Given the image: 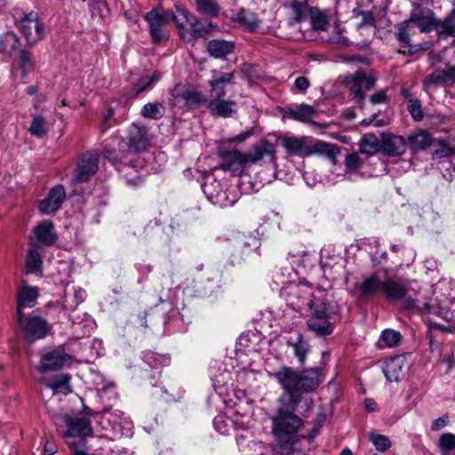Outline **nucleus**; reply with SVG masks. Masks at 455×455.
Returning a JSON list of instances; mask_svg holds the SVG:
<instances>
[{"label": "nucleus", "instance_id": "1", "mask_svg": "<svg viewBox=\"0 0 455 455\" xmlns=\"http://www.w3.org/2000/svg\"><path fill=\"white\" fill-rule=\"evenodd\" d=\"M269 376L276 379L283 390L281 395L282 403L293 410H297L302 402V393L315 390L323 381L322 374L316 368L299 371L291 367L283 366L269 373Z\"/></svg>", "mask_w": 455, "mask_h": 455}, {"label": "nucleus", "instance_id": "2", "mask_svg": "<svg viewBox=\"0 0 455 455\" xmlns=\"http://www.w3.org/2000/svg\"><path fill=\"white\" fill-rule=\"evenodd\" d=\"M222 163L216 167L218 171L230 172L241 176H248L246 172L260 161L272 162L274 159V144L267 140H262L254 144L247 153L237 150L221 151Z\"/></svg>", "mask_w": 455, "mask_h": 455}, {"label": "nucleus", "instance_id": "3", "mask_svg": "<svg viewBox=\"0 0 455 455\" xmlns=\"http://www.w3.org/2000/svg\"><path fill=\"white\" fill-rule=\"evenodd\" d=\"M307 306L311 312L307 321L309 330L319 336L332 333L333 324L339 319V305L320 293V295L312 294L307 299Z\"/></svg>", "mask_w": 455, "mask_h": 455}, {"label": "nucleus", "instance_id": "4", "mask_svg": "<svg viewBox=\"0 0 455 455\" xmlns=\"http://www.w3.org/2000/svg\"><path fill=\"white\" fill-rule=\"evenodd\" d=\"M296 411L282 403L277 414L271 418V432L276 446L283 453L293 451L298 442V431L302 427V420L294 414Z\"/></svg>", "mask_w": 455, "mask_h": 455}, {"label": "nucleus", "instance_id": "5", "mask_svg": "<svg viewBox=\"0 0 455 455\" xmlns=\"http://www.w3.org/2000/svg\"><path fill=\"white\" fill-rule=\"evenodd\" d=\"M281 144L288 154L299 157L319 152L333 160L339 154L338 146L323 141L314 142L308 137L284 136L281 139Z\"/></svg>", "mask_w": 455, "mask_h": 455}, {"label": "nucleus", "instance_id": "6", "mask_svg": "<svg viewBox=\"0 0 455 455\" xmlns=\"http://www.w3.org/2000/svg\"><path fill=\"white\" fill-rule=\"evenodd\" d=\"M218 169L204 177L202 190L207 199L220 208L233 206L238 201V194L228 187V181L218 175Z\"/></svg>", "mask_w": 455, "mask_h": 455}, {"label": "nucleus", "instance_id": "7", "mask_svg": "<svg viewBox=\"0 0 455 455\" xmlns=\"http://www.w3.org/2000/svg\"><path fill=\"white\" fill-rule=\"evenodd\" d=\"M180 319L179 311L172 307L170 301L164 300L146 314V320L141 324L156 331L162 326L164 332H172L180 330L178 323Z\"/></svg>", "mask_w": 455, "mask_h": 455}, {"label": "nucleus", "instance_id": "8", "mask_svg": "<svg viewBox=\"0 0 455 455\" xmlns=\"http://www.w3.org/2000/svg\"><path fill=\"white\" fill-rule=\"evenodd\" d=\"M275 146L274 145V159L272 162L260 161L257 164L262 167L256 174L254 180H251L249 176H243V182L239 183V188L242 193L251 194L258 192L266 184L271 183L275 178Z\"/></svg>", "mask_w": 455, "mask_h": 455}, {"label": "nucleus", "instance_id": "9", "mask_svg": "<svg viewBox=\"0 0 455 455\" xmlns=\"http://www.w3.org/2000/svg\"><path fill=\"white\" fill-rule=\"evenodd\" d=\"M17 323L29 341L45 338L52 329L46 320L34 314L17 315Z\"/></svg>", "mask_w": 455, "mask_h": 455}, {"label": "nucleus", "instance_id": "10", "mask_svg": "<svg viewBox=\"0 0 455 455\" xmlns=\"http://www.w3.org/2000/svg\"><path fill=\"white\" fill-rule=\"evenodd\" d=\"M346 84L355 102L362 106L364 102V92L373 88L375 78L371 75L359 70L347 76Z\"/></svg>", "mask_w": 455, "mask_h": 455}, {"label": "nucleus", "instance_id": "11", "mask_svg": "<svg viewBox=\"0 0 455 455\" xmlns=\"http://www.w3.org/2000/svg\"><path fill=\"white\" fill-rule=\"evenodd\" d=\"M18 26L29 45L36 44L44 37V26L36 12L24 14Z\"/></svg>", "mask_w": 455, "mask_h": 455}, {"label": "nucleus", "instance_id": "12", "mask_svg": "<svg viewBox=\"0 0 455 455\" xmlns=\"http://www.w3.org/2000/svg\"><path fill=\"white\" fill-rule=\"evenodd\" d=\"M149 24V33L154 44H161L168 39V33L165 26L169 22V12L157 10L148 12L145 16Z\"/></svg>", "mask_w": 455, "mask_h": 455}, {"label": "nucleus", "instance_id": "13", "mask_svg": "<svg viewBox=\"0 0 455 455\" xmlns=\"http://www.w3.org/2000/svg\"><path fill=\"white\" fill-rule=\"evenodd\" d=\"M410 14V21L417 27L420 33H430L435 30L436 16L434 11L421 4H413Z\"/></svg>", "mask_w": 455, "mask_h": 455}, {"label": "nucleus", "instance_id": "14", "mask_svg": "<svg viewBox=\"0 0 455 455\" xmlns=\"http://www.w3.org/2000/svg\"><path fill=\"white\" fill-rule=\"evenodd\" d=\"M52 419L57 427L60 421L66 424L68 430L63 434L66 437L78 436L84 438L92 433L90 420L84 418L73 419L68 415H64L53 416Z\"/></svg>", "mask_w": 455, "mask_h": 455}, {"label": "nucleus", "instance_id": "15", "mask_svg": "<svg viewBox=\"0 0 455 455\" xmlns=\"http://www.w3.org/2000/svg\"><path fill=\"white\" fill-rule=\"evenodd\" d=\"M99 168V155L88 152L82 156L73 175V180L77 183L86 182L93 176Z\"/></svg>", "mask_w": 455, "mask_h": 455}, {"label": "nucleus", "instance_id": "16", "mask_svg": "<svg viewBox=\"0 0 455 455\" xmlns=\"http://www.w3.org/2000/svg\"><path fill=\"white\" fill-rule=\"evenodd\" d=\"M71 355L67 354L62 348H57L42 355L38 370L40 372L58 371L63 366L71 364Z\"/></svg>", "mask_w": 455, "mask_h": 455}, {"label": "nucleus", "instance_id": "17", "mask_svg": "<svg viewBox=\"0 0 455 455\" xmlns=\"http://www.w3.org/2000/svg\"><path fill=\"white\" fill-rule=\"evenodd\" d=\"M66 198V192L61 185L53 187L48 196L41 200L38 209L43 214H52L56 212L63 204Z\"/></svg>", "mask_w": 455, "mask_h": 455}, {"label": "nucleus", "instance_id": "18", "mask_svg": "<svg viewBox=\"0 0 455 455\" xmlns=\"http://www.w3.org/2000/svg\"><path fill=\"white\" fill-rule=\"evenodd\" d=\"M39 296L38 289L28 284L26 281H22L17 291V308L16 315H23L24 308L33 307Z\"/></svg>", "mask_w": 455, "mask_h": 455}, {"label": "nucleus", "instance_id": "19", "mask_svg": "<svg viewBox=\"0 0 455 455\" xmlns=\"http://www.w3.org/2000/svg\"><path fill=\"white\" fill-rule=\"evenodd\" d=\"M233 78V73L214 70L212 79L209 81L211 87L210 99H224L226 96V86L231 84Z\"/></svg>", "mask_w": 455, "mask_h": 455}, {"label": "nucleus", "instance_id": "20", "mask_svg": "<svg viewBox=\"0 0 455 455\" xmlns=\"http://www.w3.org/2000/svg\"><path fill=\"white\" fill-rule=\"evenodd\" d=\"M381 150L389 156H402L406 150V141L402 136L384 133L381 138Z\"/></svg>", "mask_w": 455, "mask_h": 455}, {"label": "nucleus", "instance_id": "21", "mask_svg": "<svg viewBox=\"0 0 455 455\" xmlns=\"http://www.w3.org/2000/svg\"><path fill=\"white\" fill-rule=\"evenodd\" d=\"M237 104L235 100L225 99H210L207 108L213 116L228 118L236 112Z\"/></svg>", "mask_w": 455, "mask_h": 455}, {"label": "nucleus", "instance_id": "22", "mask_svg": "<svg viewBox=\"0 0 455 455\" xmlns=\"http://www.w3.org/2000/svg\"><path fill=\"white\" fill-rule=\"evenodd\" d=\"M44 257V248L38 244L31 243L28 251L26 259V274H35L38 276L43 275L42 265Z\"/></svg>", "mask_w": 455, "mask_h": 455}, {"label": "nucleus", "instance_id": "23", "mask_svg": "<svg viewBox=\"0 0 455 455\" xmlns=\"http://www.w3.org/2000/svg\"><path fill=\"white\" fill-rule=\"evenodd\" d=\"M130 150H145L149 142L148 129L145 126L132 124L128 133Z\"/></svg>", "mask_w": 455, "mask_h": 455}, {"label": "nucleus", "instance_id": "24", "mask_svg": "<svg viewBox=\"0 0 455 455\" xmlns=\"http://www.w3.org/2000/svg\"><path fill=\"white\" fill-rule=\"evenodd\" d=\"M34 235L40 243L47 246L52 245L57 240L53 223L48 220L41 221L35 227Z\"/></svg>", "mask_w": 455, "mask_h": 455}, {"label": "nucleus", "instance_id": "25", "mask_svg": "<svg viewBox=\"0 0 455 455\" xmlns=\"http://www.w3.org/2000/svg\"><path fill=\"white\" fill-rule=\"evenodd\" d=\"M408 144L411 151L419 152L435 144V140L427 130L419 129L409 135Z\"/></svg>", "mask_w": 455, "mask_h": 455}, {"label": "nucleus", "instance_id": "26", "mask_svg": "<svg viewBox=\"0 0 455 455\" xmlns=\"http://www.w3.org/2000/svg\"><path fill=\"white\" fill-rule=\"evenodd\" d=\"M383 283L380 277L375 273L365 277L358 285L360 295L363 299H370L382 291Z\"/></svg>", "mask_w": 455, "mask_h": 455}, {"label": "nucleus", "instance_id": "27", "mask_svg": "<svg viewBox=\"0 0 455 455\" xmlns=\"http://www.w3.org/2000/svg\"><path fill=\"white\" fill-rule=\"evenodd\" d=\"M435 31L441 39L455 37V9L443 20L436 18Z\"/></svg>", "mask_w": 455, "mask_h": 455}, {"label": "nucleus", "instance_id": "28", "mask_svg": "<svg viewBox=\"0 0 455 455\" xmlns=\"http://www.w3.org/2000/svg\"><path fill=\"white\" fill-rule=\"evenodd\" d=\"M287 345L293 349V355L298 359L299 364L303 365L306 363L309 345L302 334L297 333L295 337H290L287 340Z\"/></svg>", "mask_w": 455, "mask_h": 455}, {"label": "nucleus", "instance_id": "29", "mask_svg": "<svg viewBox=\"0 0 455 455\" xmlns=\"http://www.w3.org/2000/svg\"><path fill=\"white\" fill-rule=\"evenodd\" d=\"M403 358L396 356L387 360L383 365V372L387 381H399L403 374Z\"/></svg>", "mask_w": 455, "mask_h": 455}, {"label": "nucleus", "instance_id": "30", "mask_svg": "<svg viewBox=\"0 0 455 455\" xmlns=\"http://www.w3.org/2000/svg\"><path fill=\"white\" fill-rule=\"evenodd\" d=\"M169 12V21L172 20L178 28H183L186 25L195 27L197 24V19L189 13V12L180 5L175 6V12Z\"/></svg>", "mask_w": 455, "mask_h": 455}, {"label": "nucleus", "instance_id": "31", "mask_svg": "<svg viewBox=\"0 0 455 455\" xmlns=\"http://www.w3.org/2000/svg\"><path fill=\"white\" fill-rule=\"evenodd\" d=\"M383 294L389 300H399L404 298L406 294V289L403 283L392 278H387L383 283Z\"/></svg>", "mask_w": 455, "mask_h": 455}, {"label": "nucleus", "instance_id": "32", "mask_svg": "<svg viewBox=\"0 0 455 455\" xmlns=\"http://www.w3.org/2000/svg\"><path fill=\"white\" fill-rule=\"evenodd\" d=\"M286 114L296 121L310 123L312 121V117L317 114V111L310 105L300 104L294 108H289Z\"/></svg>", "mask_w": 455, "mask_h": 455}, {"label": "nucleus", "instance_id": "33", "mask_svg": "<svg viewBox=\"0 0 455 455\" xmlns=\"http://www.w3.org/2000/svg\"><path fill=\"white\" fill-rule=\"evenodd\" d=\"M234 20L250 32L255 31L260 23L256 14L246 9H240L235 13Z\"/></svg>", "mask_w": 455, "mask_h": 455}, {"label": "nucleus", "instance_id": "34", "mask_svg": "<svg viewBox=\"0 0 455 455\" xmlns=\"http://www.w3.org/2000/svg\"><path fill=\"white\" fill-rule=\"evenodd\" d=\"M235 44L231 41L211 40L208 43L207 50L211 56L218 59L225 58L234 51Z\"/></svg>", "mask_w": 455, "mask_h": 455}, {"label": "nucleus", "instance_id": "35", "mask_svg": "<svg viewBox=\"0 0 455 455\" xmlns=\"http://www.w3.org/2000/svg\"><path fill=\"white\" fill-rule=\"evenodd\" d=\"M395 37L403 47L410 45L411 36L415 34V26L410 19L396 25Z\"/></svg>", "mask_w": 455, "mask_h": 455}, {"label": "nucleus", "instance_id": "36", "mask_svg": "<svg viewBox=\"0 0 455 455\" xmlns=\"http://www.w3.org/2000/svg\"><path fill=\"white\" fill-rule=\"evenodd\" d=\"M403 306L409 309H415L422 314H431V315H439L441 313V309L439 307L430 304L428 301H421L419 299H405L403 301Z\"/></svg>", "mask_w": 455, "mask_h": 455}, {"label": "nucleus", "instance_id": "37", "mask_svg": "<svg viewBox=\"0 0 455 455\" xmlns=\"http://www.w3.org/2000/svg\"><path fill=\"white\" fill-rule=\"evenodd\" d=\"M69 382L70 376L68 374H61L56 377L52 381H47L45 386L52 391L53 395H68L71 392Z\"/></svg>", "mask_w": 455, "mask_h": 455}, {"label": "nucleus", "instance_id": "38", "mask_svg": "<svg viewBox=\"0 0 455 455\" xmlns=\"http://www.w3.org/2000/svg\"><path fill=\"white\" fill-rule=\"evenodd\" d=\"M197 12L211 18H217L220 6L215 0H195Z\"/></svg>", "mask_w": 455, "mask_h": 455}, {"label": "nucleus", "instance_id": "39", "mask_svg": "<svg viewBox=\"0 0 455 455\" xmlns=\"http://www.w3.org/2000/svg\"><path fill=\"white\" fill-rule=\"evenodd\" d=\"M165 114V108L160 102H149L143 106L141 115L143 117L152 120H159Z\"/></svg>", "mask_w": 455, "mask_h": 455}, {"label": "nucleus", "instance_id": "40", "mask_svg": "<svg viewBox=\"0 0 455 455\" xmlns=\"http://www.w3.org/2000/svg\"><path fill=\"white\" fill-rule=\"evenodd\" d=\"M284 6L291 9V20L292 21L300 22L307 18V4L306 3L291 0L286 3Z\"/></svg>", "mask_w": 455, "mask_h": 455}, {"label": "nucleus", "instance_id": "41", "mask_svg": "<svg viewBox=\"0 0 455 455\" xmlns=\"http://www.w3.org/2000/svg\"><path fill=\"white\" fill-rule=\"evenodd\" d=\"M379 150L378 139L373 135H364L359 143V151L362 154L372 156Z\"/></svg>", "mask_w": 455, "mask_h": 455}, {"label": "nucleus", "instance_id": "42", "mask_svg": "<svg viewBox=\"0 0 455 455\" xmlns=\"http://www.w3.org/2000/svg\"><path fill=\"white\" fill-rule=\"evenodd\" d=\"M19 45L18 36L12 31L0 36V51L12 54Z\"/></svg>", "mask_w": 455, "mask_h": 455}, {"label": "nucleus", "instance_id": "43", "mask_svg": "<svg viewBox=\"0 0 455 455\" xmlns=\"http://www.w3.org/2000/svg\"><path fill=\"white\" fill-rule=\"evenodd\" d=\"M28 132L36 138H43L48 132L47 122L42 116L33 117Z\"/></svg>", "mask_w": 455, "mask_h": 455}, {"label": "nucleus", "instance_id": "44", "mask_svg": "<svg viewBox=\"0 0 455 455\" xmlns=\"http://www.w3.org/2000/svg\"><path fill=\"white\" fill-rule=\"evenodd\" d=\"M35 60L33 55L26 50H20V68L21 70L23 79L26 78L27 75L34 70Z\"/></svg>", "mask_w": 455, "mask_h": 455}, {"label": "nucleus", "instance_id": "45", "mask_svg": "<svg viewBox=\"0 0 455 455\" xmlns=\"http://www.w3.org/2000/svg\"><path fill=\"white\" fill-rule=\"evenodd\" d=\"M438 447L441 455H450L455 450V435L452 433L442 434L439 438Z\"/></svg>", "mask_w": 455, "mask_h": 455}, {"label": "nucleus", "instance_id": "46", "mask_svg": "<svg viewBox=\"0 0 455 455\" xmlns=\"http://www.w3.org/2000/svg\"><path fill=\"white\" fill-rule=\"evenodd\" d=\"M441 84H446L445 69L436 70L431 73L424 79L423 82L426 90H430Z\"/></svg>", "mask_w": 455, "mask_h": 455}, {"label": "nucleus", "instance_id": "47", "mask_svg": "<svg viewBox=\"0 0 455 455\" xmlns=\"http://www.w3.org/2000/svg\"><path fill=\"white\" fill-rule=\"evenodd\" d=\"M309 12L314 29L322 31L326 30L328 27L327 16L315 8H311Z\"/></svg>", "mask_w": 455, "mask_h": 455}, {"label": "nucleus", "instance_id": "48", "mask_svg": "<svg viewBox=\"0 0 455 455\" xmlns=\"http://www.w3.org/2000/svg\"><path fill=\"white\" fill-rule=\"evenodd\" d=\"M208 104L207 98L197 91L188 90L186 93V99L183 105L193 108H198L202 105Z\"/></svg>", "mask_w": 455, "mask_h": 455}, {"label": "nucleus", "instance_id": "49", "mask_svg": "<svg viewBox=\"0 0 455 455\" xmlns=\"http://www.w3.org/2000/svg\"><path fill=\"white\" fill-rule=\"evenodd\" d=\"M402 336L399 331L387 329L382 331L379 341L383 342L387 347H394L399 345Z\"/></svg>", "mask_w": 455, "mask_h": 455}, {"label": "nucleus", "instance_id": "50", "mask_svg": "<svg viewBox=\"0 0 455 455\" xmlns=\"http://www.w3.org/2000/svg\"><path fill=\"white\" fill-rule=\"evenodd\" d=\"M369 440L375 446L376 450L381 452L386 451L391 447L390 439L384 435L371 432L369 434Z\"/></svg>", "mask_w": 455, "mask_h": 455}, {"label": "nucleus", "instance_id": "51", "mask_svg": "<svg viewBox=\"0 0 455 455\" xmlns=\"http://www.w3.org/2000/svg\"><path fill=\"white\" fill-rule=\"evenodd\" d=\"M435 144L437 146V148L433 152V157L444 158L455 155L454 145L447 143L443 140H435Z\"/></svg>", "mask_w": 455, "mask_h": 455}, {"label": "nucleus", "instance_id": "52", "mask_svg": "<svg viewBox=\"0 0 455 455\" xmlns=\"http://www.w3.org/2000/svg\"><path fill=\"white\" fill-rule=\"evenodd\" d=\"M368 246L370 249L369 252L371 254V260L374 262L375 265L379 264L381 259H386V251H381L380 253L379 252L378 248L379 246V243L378 240L371 239L368 243Z\"/></svg>", "mask_w": 455, "mask_h": 455}, {"label": "nucleus", "instance_id": "53", "mask_svg": "<svg viewBox=\"0 0 455 455\" xmlns=\"http://www.w3.org/2000/svg\"><path fill=\"white\" fill-rule=\"evenodd\" d=\"M407 109L415 121H421L423 119L424 115L419 100L410 99L407 102Z\"/></svg>", "mask_w": 455, "mask_h": 455}, {"label": "nucleus", "instance_id": "54", "mask_svg": "<svg viewBox=\"0 0 455 455\" xmlns=\"http://www.w3.org/2000/svg\"><path fill=\"white\" fill-rule=\"evenodd\" d=\"M188 89H186L181 84L175 85L171 91L170 94L172 98V101L174 105H183L185 99H186V93L188 92Z\"/></svg>", "mask_w": 455, "mask_h": 455}, {"label": "nucleus", "instance_id": "55", "mask_svg": "<svg viewBox=\"0 0 455 455\" xmlns=\"http://www.w3.org/2000/svg\"><path fill=\"white\" fill-rule=\"evenodd\" d=\"M231 425L232 421L222 415H218L213 419V426L215 429L222 435L228 434Z\"/></svg>", "mask_w": 455, "mask_h": 455}, {"label": "nucleus", "instance_id": "56", "mask_svg": "<svg viewBox=\"0 0 455 455\" xmlns=\"http://www.w3.org/2000/svg\"><path fill=\"white\" fill-rule=\"evenodd\" d=\"M362 160L355 153L348 154L346 157V167L348 172H357L362 167Z\"/></svg>", "mask_w": 455, "mask_h": 455}, {"label": "nucleus", "instance_id": "57", "mask_svg": "<svg viewBox=\"0 0 455 455\" xmlns=\"http://www.w3.org/2000/svg\"><path fill=\"white\" fill-rule=\"evenodd\" d=\"M158 80V77L156 76H147L142 78L138 84V87L135 92V96L139 95L140 92H146L153 87L155 83Z\"/></svg>", "mask_w": 455, "mask_h": 455}, {"label": "nucleus", "instance_id": "58", "mask_svg": "<svg viewBox=\"0 0 455 455\" xmlns=\"http://www.w3.org/2000/svg\"><path fill=\"white\" fill-rule=\"evenodd\" d=\"M144 360L151 368H157L164 363V361H166L163 355L154 352H148L145 354Z\"/></svg>", "mask_w": 455, "mask_h": 455}, {"label": "nucleus", "instance_id": "59", "mask_svg": "<svg viewBox=\"0 0 455 455\" xmlns=\"http://www.w3.org/2000/svg\"><path fill=\"white\" fill-rule=\"evenodd\" d=\"M310 86L309 80L305 76H298L294 80V87L301 92H305Z\"/></svg>", "mask_w": 455, "mask_h": 455}, {"label": "nucleus", "instance_id": "60", "mask_svg": "<svg viewBox=\"0 0 455 455\" xmlns=\"http://www.w3.org/2000/svg\"><path fill=\"white\" fill-rule=\"evenodd\" d=\"M86 298V291L82 289V288H78L76 290H75L74 291V295H73V300H72V303L70 304V307H76L78 306L80 303H82Z\"/></svg>", "mask_w": 455, "mask_h": 455}, {"label": "nucleus", "instance_id": "61", "mask_svg": "<svg viewBox=\"0 0 455 455\" xmlns=\"http://www.w3.org/2000/svg\"><path fill=\"white\" fill-rule=\"evenodd\" d=\"M449 423V417L447 415L440 417L433 421L431 429L433 431H439L445 427Z\"/></svg>", "mask_w": 455, "mask_h": 455}, {"label": "nucleus", "instance_id": "62", "mask_svg": "<svg viewBox=\"0 0 455 455\" xmlns=\"http://www.w3.org/2000/svg\"><path fill=\"white\" fill-rule=\"evenodd\" d=\"M387 96L386 91H380L374 94H372L370 98V101L371 104H381L387 101Z\"/></svg>", "mask_w": 455, "mask_h": 455}, {"label": "nucleus", "instance_id": "63", "mask_svg": "<svg viewBox=\"0 0 455 455\" xmlns=\"http://www.w3.org/2000/svg\"><path fill=\"white\" fill-rule=\"evenodd\" d=\"M446 84H455V66H450L445 68Z\"/></svg>", "mask_w": 455, "mask_h": 455}, {"label": "nucleus", "instance_id": "64", "mask_svg": "<svg viewBox=\"0 0 455 455\" xmlns=\"http://www.w3.org/2000/svg\"><path fill=\"white\" fill-rule=\"evenodd\" d=\"M57 451L56 444L53 441L47 440L44 444V455H53Z\"/></svg>", "mask_w": 455, "mask_h": 455}]
</instances>
